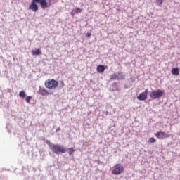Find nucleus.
Listing matches in <instances>:
<instances>
[{"label":"nucleus","instance_id":"b1692460","mask_svg":"<svg viewBox=\"0 0 180 180\" xmlns=\"http://www.w3.org/2000/svg\"><path fill=\"white\" fill-rule=\"evenodd\" d=\"M63 85H64V82H62Z\"/></svg>","mask_w":180,"mask_h":180},{"label":"nucleus","instance_id":"423d86ee","mask_svg":"<svg viewBox=\"0 0 180 180\" xmlns=\"http://www.w3.org/2000/svg\"><path fill=\"white\" fill-rule=\"evenodd\" d=\"M155 137L159 140H164V139H168L169 135L165 131H159L155 134Z\"/></svg>","mask_w":180,"mask_h":180},{"label":"nucleus","instance_id":"a211bd4d","mask_svg":"<svg viewBox=\"0 0 180 180\" xmlns=\"http://www.w3.org/2000/svg\"><path fill=\"white\" fill-rule=\"evenodd\" d=\"M32 96H28L25 98V101L27 103H30V101H32Z\"/></svg>","mask_w":180,"mask_h":180},{"label":"nucleus","instance_id":"39448f33","mask_svg":"<svg viewBox=\"0 0 180 180\" xmlns=\"http://www.w3.org/2000/svg\"><path fill=\"white\" fill-rule=\"evenodd\" d=\"M38 4H40L41 8L42 9H46V8H50L51 6V0H34Z\"/></svg>","mask_w":180,"mask_h":180},{"label":"nucleus","instance_id":"dca6fc26","mask_svg":"<svg viewBox=\"0 0 180 180\" xmlns=\"http://www.w3.org/2000/svg\"><path fill=\"white\" fill-rule=\"evenodd\" d=\"M155 3L158 6H162V4H164V0H155Z\"/></svg>","mask_w":180,"mask_h":180},{"label":"nucleus","instance_id":"ddd939ff","mask_svg":"<svg viewBox=\"0 0 180 180\" xmlns=\"http://www.w3.org/2000/svg\"><path fill=\"white\" fill-rule=\"evenodd\" d=\"M33 56H39V54H41V51L40 49H37L35 51H32Z\"/></svg>","mask_w":180,"mask_h":180},{"label":"nucleus","instance_id":"f3484780","mask_svg":"<svg viewBox=\"0 0 180 180\" xmlns=\"http://www.w3.org/2000/svg\"><path fill=\"white\" fill-rule=\"evenodd\" d=\"M68 150L69 151L70 155H72V154H74V152L75 151V149H74V148H69Z\"/></svg>","mask_w":180,"mask_h":180},{"label":"nucleus","instance_id":"4be33fe9","mask_svg":"<svg viewBox=\"0 0 180 180\" xmlns=\"http://www.w3.org/2000/svg\"><path fill=\"white\" fill-rule=\"evenodd\" d=\"M91 35H92V34H91V33H87L86 34V37H91Z\"/></svg>","mask_w":180,"mask_h":180},{"label":"nucleus","instance_id":"1a4fd4ad","mask_svg":"<svg viewBox=\"0 0 180 180\" xmlns=\"http://www.w3.org/2000/svg\"><path fill=\"white\" fill-rule=\"evenodd\" d=\"M126 76L123 74V72H118L117 75V81H122L125 79Z\"/></svg>","mask_w":180,"mask_h":180},{"label":"nucleus","instance_id":"20e7f679","mask_svg":"<svg viewBox=\"0 0 180 180\" xmlns=\"http://www.w3.org/2000/svg\"><path fill=\"white\" fill-rule=\"evenodd\" d=\"M124 171V167H123L120 163H117L113 167L112 174L113 175H120V174H122Z\"/></svg>","mask_w":180,"mask_h":180},{"label":"nucleus","instance_id":"4468645a","mask_svg":"<svg viewBox=\"0 0 180 180\" xmlns=\"http://www.w3.org/2000/svg\"><path fill=\"white\" fill-rule=\"evenodd\" d=\"M117 80V74L114 73L110 77V81H116Z\"/></svg>","mask_w":180,"mask_h":180},{"label":"nucleus","instance_id":"f03ea898","mask_svg":"<svg viewBox=\"0 0 180 180\" xmlns=\"http://www.w3.org/2000/svg\"><path fill=\"white\" fill-rule=\"evenodd\" d=\"M45 86L48 89H56L58 86V82L54 79H49L45 81Z\"/></svg>","mask_w":180,"mask_h":180},{"label":"nucleus","instance_id":"9d476101","mask_svg":"<svg viewBox=\"0 0 180 180\" xmlns=\"http://www.w3.org/2000/svg\"><path fill=\"white\" fill-rule=\"evenodd\" d=\"M97 72H99V74L105 72V66L103 65H99L97 67Z\"/></svg>","mask_w":180,"mask_h":180},{"label":"nucleus","instance_id":"aec40b11","mask_svg":"<svg viewBox=\"0 0 180 180\" xmlns=\"http://www.w3.org/2000/svg\"><path fill=\"white\" fill-rule=\"evenodd\" d=\"M148 141L149 143H155V141H157L153 137L149 138Z\"/></svg>","mask_w":180,"mask_h":180},{"label":"nucleus","instance_id":"412c9836","mask_svg":"<svg viewBox=\"0 0 180 180\" xmlns=\"http://www.w3.org/2000/svg\"><path fill=\"white\" fill-rule=\"evenodd\" d=\"M72 16H74V15L77 14L75 11V10H72V11L70 13Z\"/></svg>","mask_w":180,"mask_h":180},{"label":"nucleus","instance_id":"0eeeda50","mask_svg":"<svg viewBox=\"0 0 180 180\" xmlns=\"http://www.w3.org/2000/svg\"><path fill=\"white\" fill-rule=\"evenodd\" d=\"M148 95V89H146L144 92L139 94L137 96L138 101H146L147 96Z\"/></svg>","mask_w":180,"mask_h":180},{"label":"nucleus","instance_id":"f257e3e1","mask_svg":"<svg viewBox=\"0 0 180 180\" xmlns=\"http://www.w3.org/2000/svg\"><path fill=\"white\" fill-rule=\"evenodd\" d=\"M46 143V144H48L50 150H51V151H53L54 154H60V153L64 154V153H65L66 151L65 148H64L63 146H60L59 144H53L49 140H47Z\"/></svg>","mask_w":180,"mask_h":180},{"label":"nucleus","instance_id":"6ab92c4d","mask_svg":"<svg viewBox=\"0 0 180 180\" xmlns=\"http://www.w3.org/2000/svg\"><path fill=\"white\" fill-rule=\"evenodd\" d=\"M74 11H75V13H81V12H82V9L79 8H77L74 9Z\"/></svg>","mask_w":180,"mask_h":180},{"label":"nucleus","instance_id":"9b49d317","mask_svg":"<svg viewBox=\"0 0 180 180\" xmlns=\"http://www.w3.org/2000/svg\"><path fill=\"white\" fill-rule=\"evenodd\" d=\"M172 75L178 76L179 75V69L178 68H174L172 69Z\"/></svg>","mask_w":180,"mask_h":180},{"label":"nucleus","instance_id":"7ed1b4c3","mask_svg":"<svg viewBox=\"0 0 180 180\" xmlns=\"http://www.w3.org/2000/svg\"><path fill=\"white\" fill-rule=\"evenodd\" d=\"M164 95H165V91L161 89H158L157 91L150 93V98H151V99H160V98L164 96Z\"/></svg>","mask_w":180,"mask_h":180},{"label":"nucleus","instance_id":"6e6552de","mask_svg":"<svg viewBox=\"0 0 180 180\" xmlns=\"http://www.w3.org/2000/svg\"><path fill=\"white\" fill-rule=\"evenodd\" d=\"M32 2L29 6V9L30 11H32V12H37V11H39V6H37V4H39V2H37L34 0H32Z\"/></svg>","mask_w":180,"mask_h":180},{"label":"nucleus","instance_id":"f8f14e48","mask_svg":"<svg viewBox=\"0 0 180 180\" xmlns=\"http://www.w3.org/2000/svg\"><path fill=\"white\" fill-rule=\"evenodd\" d=\"M39 94L41 95H42V96H46L47 95H49L50 94L49 93V91H47V90L44 89H41L39 90Z\"/></svg>","mask_w":180,"mask_h":180},{"label":"nucleus","instance_id":"5701e85b","mask_svg":"<svg viewBox=\"0 0 180 180\" xmlns=\"http://www.w3.org/2000/svg\"><path fill=\"white\" fill-rule=\"evenodd\" d=\"M60 130H61V128H60V127H58V128L56 130V133H58V131H60Z\"/></svg>","mask_w":180,"mask_h":180},{"label":"nucleus","instance_id":"2eb2a0df","mask_svg":"<svg viewBox=\"0 0 180 180\" xmlns=\"http://www.w3.org/2000/svg\"><path fill=\"white\" fill-rule=\"evenodd\" d=\"M19 96L22 99H25V98H26V92H25V91H20Z\"/></svg>","mask_w":180,"mask_h":180}]
</instances>
